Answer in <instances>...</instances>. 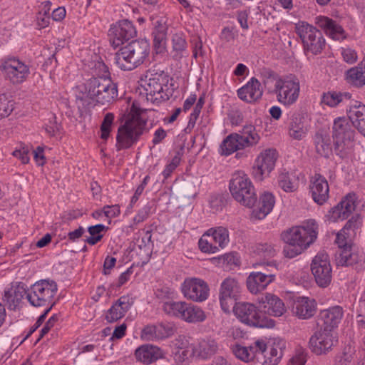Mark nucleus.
<instances>
[{
  "label": "nucleus",
  "instance_id": "f257e3e1",
  "mask_svg": "<svg viewBox=\"0 0 365 365\" xmlns=\"http://www.w3.org/2000/svg\"><path fill=\"white\" fill-rule=\"evenodd\" d=\"M318 225L314 220H309L300 226L289 229L282 233V239L287 244L284 253L293 258L301 254L317 239Z\"/></svg>",
  "mask_w": 365,
  "mask_h": 365
},
{
  "label": "nucleus",
  "instance_id": "f03ea898",
  "mask_svg": "<svg viewBox=\"0 0 365 365\" xmlns=\"http://www.w3.org/2000/svg\"><path fill=\"white\" fill-rule=\"evenodd\" d=\"M150 53V43L145 39L131 41L115 55L116 64L124 71H131L141 65Z\"/></svg>",
  "mask_w": 365,
  "mask_h": 365
},
{
  "label": "nucleus",
  "instance_id": "7ed1b4c3",
  "mask_svg": "<svg viewBox=\"0 0 365 365\" xmlns=\"http://www.w3.org/2000/svg\"><path fill=\"white\" fill-rule=\"evenodd\" d=\"M57 290L58 286L56 282L49 279H41L36 282L29 290L26 299L32 306L48 307L38 317V325L44 322L47 314L55 305L56 302L53 298Z\"/></svg>",
  "mask_w": 365,
  "mask_h": 365
},
{
  "label": "nucleus",
  "instance_id": "20e7f679",
  "mask_svg": "<svg viewBox=\"0 0 365 365\" xmlns=\"http://www.w3.org/2000/svg\"><path fill=\"white\" fill-rule=\"evenodd\" d=\"M264 85L267 86L274 81V90L271 92L277 94V101L286 106L295 103L299 97L300 86L296 78H280L272 71H265Z\"/></svg>",
  "mask_w": 365,
  "mask_h": 365
},
{
  "label": "nucleus",
  "instance_id": "39448f33",
  "mask_svg": "<svg viewBox=\"0 0 365 365\" xmlns=\"http://www.w3.org/2000/svg\"><path fill=\"white\" fill-rule=\"evenodd\" d=\"M232 197L240 205L252 207L257 202V194L252 182L243 171L234 173L229 183Z\"/></svg>",
  "mask_w": 365,
  "mask_h": 365
},
{
  "label": "nucleus",
  "instance_id": "423d86ee",
  "mask_svg": "<svg viewBox=\"0 0 365 365\" xmlns=\"http://www.w3.org/2000/svg\"><path fill=\"white\" fill-rule=\"evenodd\" d=\"M348 119L338 118L334 120L332 127L334 150L341 158H346L354 145V130Z\"/></svg>",
  "mask_w": 365,
  "mask_h": 365
},
{
  "label": "nucleus",
  "instance_id": "0eeeda50",
  "mask_svg": "<svg viewBox=\"0 0 365 365\" xmlns=\"http://www.w3.org/2000/svg\"><path fill=\"white\" fill-rule=\"evenodd\" d=\"M85 90L93 101L105 105L118 98V86L109 78H91L85 85Z\"/></svg>",
  "mask_w": 365,
  "mask_h": 365
},
{
  "label": "nucleus",
  "instance_id": "6e6552de",
  "mask_svg": "<svg viewBox=\"0 0 365 365\" xmlns=\"http://www.w3.org/2000/svg\"><path fill=\"white\" fill-rule=\"evenodd\" d=\"M169 76L164 71L148 70L141 78V86L145 91L147 99L153 102H160L169 99L164 91L168 86Z\"/></svg>",
  "mask_w": 365,
  "mask_h": 365
},
{
  "label": "nucleus",
  "instance_id": "1a4fd4ad",
  "mask_svg": "<svg viewBox=\"0 0 365 365\" xmlns=\"http://www.w3.org/2000/svg\"><path fill=\"white\" fill-rule=\"evenodd\" d=\"M260 137L252 125H245L240 133H232L222 143V154L229 155L237 150L255 145Z\"/></svg>",
  "mask_w": 365,
  "mask_h": 365
},
{
  "label": "nucleus",
  "instance_id": "9d476101",
  "mask_svg": "<svg viewBox=\"0 0 365 365\" xmlns=\"http://www.w3.org/2000/svg\"><path fill=\"white\" fill-rule=\"evenodd\" d=\"M232 308L236 317L247 325L261 328L274 327V321L257 310L253 304L237 302Z\"/></svg>",
  "mask_w": 365,
  "mask_h": 365
},
{
  "label": "nucleus",
  "instance_id": "9b49d317",
  "mask_svg": "<svg viewBox=\"0 0 365 365\" xmlns=\"http://www.w3.org/2000/svg\"><path fill=\"white\" fill-rule=\"evenodd\" d=\"M295 29L303 43L305 52L314 55L322 52L325 47V39L319 29L304 21L297 24Z\"/></svg>",
  "mask_w": 365,
  "mask_h": 365
},
{
  "label": "nucleus",
  "instance_id": "f8f14e48",
  "mask_svg": "<svg viewBox=\"0 0 365 365\" xmlns=\"http://www.w3.org/2000/svg\"><path fill=\"white\" fill-rule=\"evenodd\" d=\"M146 120H125L119 126L116 136L117 150L128 149L136 143L143 133Z\"/></svg>",
  "mask_w": 365,
  "mask_h": 365
},
{
  "label": "nucleus",
  "instance_id": "ddd939ff",
  "mask_svg": "<svg viewBox=\"0 0 365 365\" xmlns=\"http://www.w3.org/2000/svg\"><path fill=\"white\" fill-rule=\"evenodd\" d=\"M264 345L262 351L257 352V360L261 361L262 365H277L283 356L286 348V341L279 338H276L267 344L264 340H257Z\"/></svg>",
  "mask_w": 365,
  "mask_h": 365
},
{
  "label": "nucleus",
  "instance_id": "4468645a",
  "mask_svg": "<svg viewBox=\"0 0 365 365\" xmlns=\"http://www.w3.org/2000/svg\"><path fill=\"white\" fill-rule=\"evenodd\" d=\"M0 68L13 84L21 83L30 74L29 66L15 57L2 59Z\"/></svg>",
  "mask_w": 365,
  "mask_h": 365
},
{
  "label": "nucleus",
  "instance_id": "2eb2a0df",
  "mask_svg": "<svg viewBox=\"0 0 365 365\" xmlns=\"http://www.w3.org/2000/svg\"><path fill=\"white\" fill-rule=\"evenodd\" d=\"M242 287L235 278L225 279L220 285L219 299L222 309L229 312L237 303L241 294Z\"/></svg>",
  "mask_w": 365,
  "mask_h": 365
},
{
  "label": "nucleus",
  "instance_id": "dca6fc26",
  "mask_svg": "<svg viewBox=\"0 0 365 365\" xmlns=\"http://www.w3.org/2000/svg\"><path fill=\"white\" fill-rule=\"evenodd\" d=\"M311 271L316 283L321 287H327L331 281L332 269L329 255L318 253L312 259Z\"/></svg>",
  "mask_w": 365,
  "mask_h": 365
},
{
  "label": "nucleus",
  "instance_id": "f3484780",
  "mask_svg": "<svg viewBox=\"0 0 365 365\" xmlns=\"http://www.w3.org/2000/svg\"><path fill=\"white\" fill-rule=\"evenodd\" d=\"M337 343V337L333 330L327 327L321 328L309 339V347L317 355L326 354Z\"/></svg>",
  "mask_w": 365,
  "mask_h": 365
},
{
  "label": "nucleus",
  "instance_id": "a211bd4d",
  "mask_svg": "<svg viewBox=\"0 0 365 365\" xmlns=\"http://www.w3.org/2000/svg\"><path fill=\"white\" fill-rule=\"evenodd\" d=\"M270 269L266 272H252L247 278V287L250 292L257 294L264 289L268 284L275 279V273L277 270L274 261L267 263Z\"/></svg>",
  "mask_w": 365,
  "mask_h": 365
},
{
  "label": "nucleus",
  "instance_id": "6ab92c4d",
  "mask_svg": "<svg viewBox=\"0 0 365 365\" xmlns=\"http://www.w3.org/2000/svg\"><path fill=\"white\" fill-rule=\"evenodd\" d=\"M137 32L133 24L128 20H122L109 30L110 42L117 48L135 36Z\"/></svg>",
  "mask_w": 365,
  "mask_h": 365
},
{
  "label": "nucleus",
  "instance_id": "aec40b11",
  "mask_svg": "<svg viewBox=\"0 0 365 365\" xmlns=\"http://www.w3.org/2000/svg\"><path fill=\"white\" fill-rule=\"evenodd\" d=\"M277 160V153L275 150L267 149L261 153L255 161L253 167L252 174L254 178L261 181L265 176L274 169Z\"/></svg>",
  "mask_w": 365,
  "mask_h": 365
},
{
  "label": "nucleus",
  "instance_id": "412c9836",
  "mask_svg": "<svg viewBox=\"0 0 365 365\" xmlns=\"http://www.w3.org/2000/svg\"><path fill=\"white\" fill-rule=\"evenodd\" d=\"M184 296L195 302H203L209 296V287L202 279L197 278L187 279L182 284Z\"/></svg>",
  "mask_w": 365,
  "mask_h": 365
},
{
  "label": "nucleus",
  "instance_id": "4be33fe9",
  "mask_svg": "<svg viewBox=\"0 0 365 365\" xmlns=\"http://www.w3.org/2000/svg\"><path fill=\"white\" fill-rule=\"evenodd\" d=\"M343 242L346 241L343 240ZM338 245V251L335 254V261L338 266H354L360 264L363 261V256L354 248L353 241L350 245L336 243ZM345 244V243H344Z\"/></svg>",
  "mask_w": 365,
  "mask_h": 365
},
{
  "label": "nucleus",
  "instance_id": "5701e85b",
  "mask_svg": "<svg viewBox=\"0 0 365 365\" xmlns=\"http://www.w3.org/2000/svg\"><path fill=\"white\" fill-rule=\"evenodd\" d=\"M355 195H346L336 206L329 210L326 215L327 219L335 222L339 220H344L355 210Z\"/></svg>",
  "mask_w": 365,
  "mask_h": 365
},
{
  "label": "nucleus",
  "instance_id": "b1692460",
  "mask_svg": "<svg viewBox=\"0 0 365 365\" xmlns=\"http://www.w3.org/2000/svg\"><path fill=\"white\" fill-rule=\"evenodd\" d=\"M134 303L130 295L120 297L107 311L106 319L108 323L115 322L123 318Z\"/></svg>",
  "mask_w": 365,
  "mask_h": 365
},
{
  "label": "nucleus",
  "instance_id": "393cba45",
  "mask_svg": "<svg viewBox=\"0 0 365 365\" xmlns=\"http://www.w3.org/2000/svg\"><path fill=\"white\" fill-rule=\"evenodd\" d=\"M312 196L318 205L324 204L329 198V185L324 177L315 174L311 180L310 185Z\"/></svg>",
  "mask_w": 365,
  "mask_h": 365
},
{
  "label": "nucleus",
  "instance_id": "a878e982",
  "mask_svg": "<svg viewBox=\"0 0 365 365\" xmlns=\"http://www.w3.org/2000/svg\"><path fill=\"white\" fill-rule=\"evenodd\" d=\"M314 24L334 40H342L345 38L344 30L336 21L324 16H318Z\"/></svg>",
  "mask_w": 365,
  "mask_h": 365
},
{
  "label": "nucleus",
  "instance_id": "bb28decb",
  "mask_svg": "<svg viewBox=\"0 0 365 365\" xmlns=\"http://www.w3.org/2000/svg\"><path fill=\"white\" fill-rule=\"evenodd\" d=\"M262 93L260 82L256 78L252 77L237 91V96L241 100L250 103L260 99Z\"/></svg>",
  "mask_w": 365,
  "mask_h": 365
},
{
  "label": "nucleus",
  "instance_id": "cd10ccee",
  "mask_svg": "<svg viewBox=\"0 0 365 365\" xmlns=\"http://www.w3.org/2000/svg\"><path fill=\"white\" fill-rule=\"evenodd\" d=\"M259 304H262L264 312L274 317H281L286 312V307L281 299L277 296L267 293L259 299Z\"/></svg>",
  "mask_w": 365,
  "mask_h": 365
},
{
  "label": "nucleus",
  "instance_id": "c85d7f7f",
  "mask_svg": "<svg viewBox=\"0 0 365 365\" xmlns=\"http://www.w3.org/2000/svg\"><path fill=\"white\" fill-rule=\"evenodd\" d=\"M165 354L160 348L150 344L138 347L135 352L137 360L145 364H150L158 359H164Z\"/></svg>",
  "mask_w": 365,
  "mask_h": 365
},
{
  "label": "nucleus",
  "instance_id": "c756f323",
  "mask_svg": "<svg viewBox=\"0 0 365 365\" xmlns=\"http://www.w3.org/2000/svg\"><path fill=\"white\" fill-rule=\"evenodd\" d=\"M317 311L315 299L309 297H299L294 302L293 312L301 319H309L314 315Z\"/></svg>",
  "mask_w": 365,
  "mask_h": 365
},
{
  "label": "nucleus",
  "instance_id": "7c9ffc66",
  "mask_svg": "<svg viewBox=\"0 0 365 365\" xmlns=\"http://www.w3.org/2000/svg\"><path fill=\"white\" fill-rule=\"evenodd\" d=\"M360 225L359 216H353L349 219L344 227L336 234L335 243H344L342 241L344 240L346 245H350L351 241L356 235L355 230L359 227Z\"/></svg>",
  "mask_w": 365,
  "mask_h": 365
},
{
  "label": "nucleus",
  "instance_id": "2f4dec72",
  "mask_svg": "<svg viewBox=\"0 0 365 365\" xmlns=\"http://www.w3.org/2000/svg\"><path fill=\"white\" fill-rule=\"evenodd\" d=\"M274 202V195L270 192H264L259 197V207L252 210L251 218L253 220L264 219L272 211Z\"/></svg>",
  "mask_w": 365,
  "mask_h": 365
},
{
  "label": "nucleus",
  "instance_id": "473e14b6",
  "mask_svg": "<svg viewBox=\"0 0 365 365\" xmlns=\"http://www.w3.org/2000/svg\"><path fill=\"white\" fill-rule=\"evenodd\" d=\"M28 292L24 283H19L15 287L5 291L4 300L6 302L9 309L15 310L19 306L23 297L27 296Z\"/></svg>",
  "mask_w": 365,
  "mask_h": 365
},
{
  "label": "nucleus",
  "instance_id": "72a5a7b5",
  "mask_svg": "<svg viewBox=\"0 0 365 365\" xmlns=\"http://www.w3.org/2000/svg\"><path fill=\"white\" fill-rule=\"evenodd\" d=\"M217 350V342L213 339L206 338L199 341L197 346L192 349V352L202 359H207L215 354Z\"/></svg>",
  "mask_w": 365,
  "mask_h": 365
},
{
  "label": "nucleus",
  "instance_id": "f704fd0d",
  "mask_svg": "<svg viewBox=\"0 0 365 365\" xmlns=\"http://www.w3.org/2000/svg\"><path fill=\"white\" fill-rule=\"evenodd\" d=\"M343 317L342 308L339 306H334L323 310L320 313L321 319L324 322V327L331 329L338 326Z\"/></svg>",
  "mask_w": 365,
  "mask_h": 365
},
{
  "label": "nucleus",
  "instance_id": "c9c22d12",
  "mask_svg": "<svg viewBox=\"0 0 365 365\" xmlns=\"http://www.w3.org/2000/svg\"><path fill=\"white\" fill-rule=\"evenodd\" d=\"M264 349V345L259 341H255V343L249 346V348L240 345H236L233 349V353L237 358L243 361H249L254 359H257V352L262 351V349Z\"/></svg>",
  "mask_w": 365,
  "mask_h": 365
},
{
  "label": "nucleus",
  "instance_id": "e433bc0d",
  "mask_svg": "<svg viewBox=\"0 0 365 365\" xmlns=\"http://www.w3.org/2000/svg\"><path fill=\"white\" fill-rule=\"evenodd\" d=\"M316 152L322 157L328 158L332 153L331 138L329 134L317 132L314 138Z\"/></svg>",
  "mask_w": 365,
  "mask_h": 365
},
{
  "label": "nucleus",
  "instance_id": "4c0bfd02",
  "mask_svg": "<svg viewBox=\"0 0 365 365\" xmlns=\"http://www.w3.org/2000/svg\"><path fill=\"white\" fill-rule=\"evenodd\" d=\"M307 132L304 116L300 113H294L289 125V135L295 140H301L306 135Z\"/></svg>",
  "mask_w": 365,
  "mask_h": 365
},
{
  "label": "nucleus",
  "instance_id": "58836bf2",
  "mask_svg": "<svg viewBox=\"0 0 365 365\" xmlns=\"http://www.w3.org/2000/svg\"><path fill=\"white\" fill-rule=\"evenodd\" d=\"M278 185L287 192H292L297 190L298 183L293 174L288 172H281L278 175Z\"/></svg>",
  "mask_w": 365,
  "mask_h": 365
},
{
  "label": "nucleus",
  "instance_id": "ea45409f",
  "mask_svg": "<svg viewBox=\"0 0 365 365\" xmlns=\"http://www.w3.org/2000/svg\"><path fill=\"white\" fill-rule=\"evenodd\" d=\"M346 79L349 83L356 88L365 86V73L358 66L351 68L346 71Z\"/></svg>",
  "mask_w": 365,
  "mask_h": 365
},
{
  "label": "nucleus",
  "instance_id": "a19ab883",
  "mask_svg": "<svg viewBox=\"0 0 365 365\" xmlns=\"http://www.w3.org/2000/svg\"><path fill=\"white\" fill-rule=\"evenodd\" d=\"M348 117L353 125L365 120V105L355 101L348 110Z\"/></svg>",
  "mask_w": 365,
  "mask_h": 365
},
{
  "label": "nucleus",
  "instance_id": "79ce46f5",
  "mask_svg": "<svg viewBox=\"0 0 365 365\" xmlns=\"http://www.w3.org/2000/svg\"><path fill=\"white\" fill-rule=\"evenodd\" d=\"M108 229V227L102 224H98L88 227V232L91 235L84 241L90 245H95L103 238L101 232H106Z\"/></svg>",
  "mask_w": 365,
  "mask_h": 365
},
{
  "label": "nucleus",
  "instance_id": "37998d69",
  "mask_svg": "<svg viewBox=\"0 0 365 365\" xmlns=\"http://www.w3.org/2000/svg\"><path fill=\"white\" fill-rule=\"evenodd\" d=\"M206 319L204 311L195 305L188 304V309L185 317V322L190 323L202 322Z\"/></svg>",
  "mask_w": 365,
  "mask_h": 365
},
{
  "label": "nucleus",
  "instance_id": "c03bdc74",
  "mask_svg": "<svg viewBox=\"0 0 365 365\" xmlns=\"http://www.w3.org/2000/svg\"><path fill=\"white\" fill-rule=\"evenodd\" d=\"M211 232L213 237L215 239V242L217 243V246L220 249H223L229 242V232L228 230L223 227H218L217 228H212L208 230Z\"/></svg>",
  "mask_w": 365,
  "mask_h": 365
},
{
  "label": "nucleus",
  "instance_id": "a18cd8bd",
  "mask_svg": "<svg viewBox=\"0 0 365 365\" xmlns=\"http://www.w3.org/2000/svg\"><path fill=\"white\" fill-rule=\"evenodd\" d=\"M14 108V103L5 94L0 96V119L8 117Z\"/></svg>",
  "mask_w": 365,
  "mask_h": 365
},
{
  "label": "nucleus",
  "instance_id": "49530a36",
  "mask_svg": "<svg viewBox=\"0 0 365 365\" xmlns=\"http://www.w3.org/2000/svg\"><path fill=\"white\" fill-rule=\"evenodd\" d=\"M173 49L176 53L174 55L175 58H181V53L185 50L186 41L180 34H175L172 38Z\"/></svg>",
  "mask_w": 365,
  "mask_h": 365
},
{
  "label": "nucleus",
  "instance_id": "de8ad7c7",
  "mask_svg": "<svg viewBox=\"0 0 365 365\" xmlns=\"http://www.w3.org/2000/svg\"><path fill=\"white\" fill-rule=\"evenodd\" d=\"M114 120V115L112 113H107L104 118L102 121V123L101 125V138L106 140L109 135L111 131L112 125L113 123Z\"/></svg>",
  "mask_w": 365,
  "mask_h": 365
},
{
  "label": "nucleus",
  "instance_id": "09e8293b",
  "mask_svg": "<svg viewBox=\"0 0 365 365\" xmlns=\"http://www.w3.org/2000/svg\"><path fill=\"white\" fill-rule=\"evenodd\" d=\"M255 252L264 258H271L276 255V250L271 244L262 243L257 245Z\"/></svg>",
  "mask_w": 365,
  "mask_h": 365
},
{
  "label": "nucleus",
  "instance_id": "8fccbe9b",
  "mask_svg": "<svg viewBox=\"0 0 365 365\" xmlns=\"http://www.w3.org/2000/svg\"><path fill=\"white\" fill-rule=\"evenodd\" d=\"M322 102L331 107L336 106L341 102V95L334 91L324 93Z\"/></svg>",
  "mask_w": 365,
  "mask_h": 365
},
{
  "label": "nucleus",
  "instance_id": "3c124183",
  "mask_svg": "<svg viewBox=\"0 0 365 365\" xmlns=\"http://www.w3.org/2000/svg\"><path fill=\"white\" fill-rule=\"evenodd\" d=\"M153 48L157 53H163L166 47L167 35H153Z\"/></svg>",
  "mask_w": 365,
  "mask_h": 365
},
{
  "label": "nucleus",
  "instance_id": "603ef678",
  "mask_svg": "<svg viewBox=\"0 0 365 365\" xmlns=\"http://www.w3.org/2000/svg\"><path fill=\"white\" fill-rule=\"evenodd\" d=\"M180 162V153L178 152L177 154L173 158L171 162L168 164L163 171V175L165 179H167L170 177L171 173L176 169V168L179 165Z\"/></svg>",
  "mask_w": 365,
  "mask_h": 365
},
{
  "label": "nucleus",
  "instance_id": "864d4df0",
  "mask_svg": "<svg viewBox=\"0 0 365 365\" xmlns=\"http://www.w3.org/2000/svg\"><path fill=\"white\" fill-rule=\"evenodd\" d=\"M350 349L349 348V351H344L342 354L337 355L334 365H351L354 357Z\"/></svg>",
  "mask_w": 365,
  "mask_h": 365
},
{
  "label": "nucleus",
  "instance_id": "5fc2aeb1",
  "mask_svg": "<svg viewBox=\"0 0 365 365\" xmlns=\"http://www.w3.org/2000/svg\"><path fill=\"white\" fill-rule=\"evenodd\" d=\"M198 245L200 250L202 252L205 253H215L217 252V247H215L212 245L208 240L206 238V236L205 235H202V237L200 239L198 242Z\"/></svg>",
  "mask_w": 365,
  "mask_h": 365
},
{
  "label": "nucleus",
  "instance_id": "6e6d98bb",
  "mask_svg": "<svg viewBox=\"0 0 365 365\" xmlns=\"http://www.w3.org/2000/svg\"><path fill=\"white\" fill-rule=\"evenodd\" d=\"M29 146L21 145L20 148L15 150L12 154L14 157L19 158L22 163L26 164L29 162Z\"/></svg>",
  "mask_w": 365,
  "mask_h": 365
},
{
  "label": "nucleus",
  "instance_id": "4d7b16f0",
  "mask_svg": "<svg viewBox=\"0 0 365 365\" xmlns=\"http://www.w3.org/2000/svg\"><path fill=\"white\" fill-rule=\"evenodd\" d=\"M154 29L153 35H167L168 25L165 18L155 20L153 23Z\"/></svg>",
  "mask_w": 365,
  "mask_h": 365
},
{
  "label": "nucleus",
  "instance_id": "13d9d810",
  "mask_svg": "<svg viewBox=\"0 0 365 365\" xmlns=\"http://www.w3.org/2000/svg\"><path fill=\"white\" fill-rule=\"evenodd\" d=\"M179 302L168 301L165 302L163 305L164 312L170 316L176 317L178 309Z\"/></svg>",
  "mask_w": 365,
  "mask_h": 365
},
{
  "label": "nucleus",
  "instance_id": "bf43d9fd",
  "mask_svg": "<svg viewBox=\"0 0 365 365\" xmlns=\"http://www.w3.org/2000/svg\"><path fill=\"white\" fill-rule=\"evenodd\" d=\"M86 93H87L86 96H77V98H76V103L77 107L81 113H83L84 111H86V110L91 104V101L93 100L92 98H91L89 97V96L88 95V93L86 91Z\"/></svg>",
  "mask_w": 365,
  "mask_h": 365
},
{
  "label": "nucleus",
  "instance_id": "052dcab7",
  "mask_svg": "<svg viewBox=\"0 0 365 365\" xmlns=\"http://www.w3.org/2000/svg\"><path fill=\"white\" fill-rule=\"evenodd\" d=\"M45 130L50 136L55 135L59 131L60 125L56 121V116L53 115L51 119L49 120L45 126Z\"/></svg>",
  "mask_w": 365,
  "mask_h": 365
},
{
  "label": "nucleus",
  "instance_id": "680f3d73",
  "mask_svg": "<svg viewBox=\"0 0 365 365\" xmlns=\"http://www.w3.org/2000/svg\"><path fill=\"white\" fill-rule=\"evenodd\" d=\"M144 112L143 109L139 108L136 103H133L131 108L130 115L131 117L128 118L127 120H145L141 117V114Z\"/></svg>",
  "mask_w": 365,
  "mask_h": 365
},
{
  "label": "nucleus",
  "instance_id": "e2e57ef3",
  "mask_svg": "<svg viewBox=\"0 0 365 365\" xmlns=\"http://www.w3.org/2000/svg\"><path fill=\"white\" fill-rule=\"evenodd\" d=\"M307 361V354L300 351L290 359L287 365H304Z\"/></svg>",
  "mask_w": 365,
  "mask_h": 365
},
{
  "label": "nucleus",
  "instance_id": "0e129e2a",
  "mask_svg": "<svg viewBox=\"0 0 365 365\" xmlns=\"http://www.w3.org/2000/svg\"><path fill=\"white\" fill-rule=\"evenodd\" d=\"M226 205V200L223 196L213 197L210 200V206L216 211L221 210Z\"/></svg>",
  "mask_w": 365,
  "mask_h": 365
},
{
  "label": "nucleus",
  "instance_id": "69168bd1",
  "mask_svg": "<svg viewBox=\"0 0 365 365\" xmlns=\"http://www.w3.org/2000/svg\"><path fill=\"white\" fill-rule=\"evenodd\" d=\"M143 335L148 339H152L154 337L158 338V326H146L143 329Z\"/></svg>",
  "mask_w": 365,
  "mask_h": 365
},
{
  "label": "nucleus",
  "instance_id": "338daca9",
  "mask_svg": "<svg viewBox=\"0 0 365 365\" xmlns=\"http://www.w3.org/2000/svg\"><path fill=\"white\" fill-rule=\"evenodd\" d=\"M120 207L118 205H106L103 207V215L108 218H113L120 214Z\"/></svg>",
  "mask_w": 365,
  "mask_h": 365
},
{
  "label": "nucleus",
  "instance_id": "774afa93",
  "mask_svg": "<svg viewBox=\"0 0 365 365\" xmlns=\"http://www.w3.org/2000/svg\"><path fill=\"white\" fill-rule=\"evenodd\" d=\"M158 338H166L173 334L174 329L170 325H165L163 323L158 325Z\"/></svg>",
  "mask_w": 365,
  "mask_h": 365
}]
</instances>
